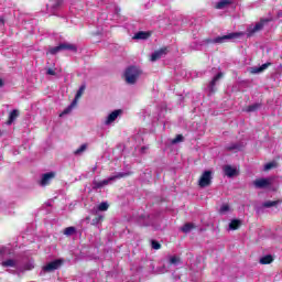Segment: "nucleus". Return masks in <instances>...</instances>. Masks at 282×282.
<instances>
[{
    "mask_svg": "<svg viewBox=\"0 0 282 282\" xmlns=\"http://www.w3.org/2000/svg\"><path fill=\"white\" fill-rule=\"evenodd\" d=\"M241 36V33H229L227 35L217 36L214 39H205L199 42L200 47H206L208 45L218 44L221 45V43H226L227 41H232V39H239Z\"/></svg>",
    "mask_w": 282,
    "mask_h": 282,
    "instance_id": "obj_1",
    "label": "nucleus"
},
{
    "mask_svg": "<svg viewBox=\"0 0 282 282\" xmlns=\"http://www.w3.org/2000/svg\"><path fill=\"white\" fill-rule=\"evenodd\" d=\"M131 175L130 172H118L116 175L110 176L104 181H93V191H98L100 188H104V186H109L111 182H116V180H121V177H129Z\"/></svg>",
    "mask_w": 282,
    "mask_h": 282,
    "instance_id": "obj_2",
    "label": "nucleus"
},
{
    "mask_svg": "<svg viewBox=\"0 0 282 282\" xmlns=\"http://www.w3.org/2000/svg\"><path fill=\"white\" fill-rule=\"evenodd\" d=\"M141 74L142 70H140V68L137 66H129L124 72V80L128 85H135Z\"/></svg>",
    "mask_w": 282,
    "mask_h": 282,
    "instance_id": "obj_3",
    "label": "nucleus"
},
{
    "mask_svg": "<svg viewBox=\"0 0 282 282\" xmlns=\"http://www.w3.org/2000/svg\"><path fill=\"white\" fill-rule=\"evenodd\" d=\"M86 85L83 84L79 89L77 90L74 100L72 101V104L63 110V112L59 115V118H63V116H67V113H72L74 107H76L78 105V99H80L83 97V94H85V89H86Z\"/></svg>",
    "mask_w": 282,
    "mask_h": 282,
    "instance_id": "obj_4",
    "label": "nucleus"
},
{
    "mask_svg": "<svg viewBox=\"0 0 282 282\" xmlns=\"http://www.w3.org/2000/svg\"><path fill=\"white\" fill-rule=\"evenodd\" d=\"M224 78V73H218L207 85L205 91L207 93V96H213L217 91V83Z\"/></svg>",
    "mask_w": 282,
    "mask_h": 282,
    "instance_id": "obj_5",
    "label": "nucleus"
},
{
    "mask_svg": "<svg viewBox=\"0 0 282 282\" xmlns=\"http://www.w3.org/2000/svg\"><path fill=\"white\" fill-rule=\"evenodd\" d=\"M213 184V171L207 170L203 172L200 178L198 180V186L200 188H206L207 186H210Z\"/></svg>",
    "mask_w": 282,
    "mask_h": 282,
    "instance_id": "obj_6",
    "label": "nucleus"
},
{
    "mask_svg": "<svg viewBox=\"0 0 282 282\" xmlns=\"http://www.w3.org/2000/svg\"><path fill=\"white\" fill-rule=\"evenodd\" d=\"M253 186L257 188H270L272 186V180L271 178H258L253 181Z\"/></svg>",
    "mask_w": 282,
    "mask_h": 282,
    "instance_id": "obj_7",
    "label": "nucleus"
},
{
    "mask_svg": "<svg viewBox=\"0 0 282 282\" xmlns=\"http://www.w3.org/2000/svg\"><path fill=\"white\" fill-rule=\"evenodd\" d=\"M61 265H63V261L54 260L43 267V272H54V270H58Z\"/></svg>",
    "mask_w": 282,
    "mask_h": 282,
    "instance_id": "obj_8",
    "label": "nucleus"
},
{
    "mask_svg": "<svg viewBox=\"0 0 282 282\" xmlns=\"http://www.w3.org/2000/svg\"><path fill=\"white\" fill-rule=\"evenodd\" d=\"M137 224H139V226H153V218L151 215H140L137 218Z\"/></svg>",
    "mask_w": 282,
    "mask_h": 282,
    "instance_id": "obj_9",
    "label": "nucleus"
},
{
    "mask_svg": "<svg viewBox=\"0 0 282 282\" xmlns=\"http://www.w3.org/2000/svg\"><path fill=\"white\" fill-rule=\"evenodd\" d=\"M54 177H56V172H48V173L42 174L40 185L47 186V184H50V182H52V180H54Z\"/></svg>",
    "mask_w": 282,
    "mask_h": 282,
    "instance_id": "obj_10",
    "label": "nucleus"
},
{
    "mask_svg": "<svg viewBox=\"0 0 282 282\" xmlns=\"http://www.w3.org/2000/svg\"><path fill=\"white\" fill-rule=\"evenodd\" d=\"M166 53H167L166 47L160 48L154 53H152L150 61L152 63H155V61H160V58H162L163 56H166Z\"/></svg>",
    "mask_w": 282,
    "mask_h": 282,
    "instance_id": "obj_11",
    "label": "nucleus"
},
{
    "mask_svg": "<svg viewBox=\"0 0 282 282\" xmlns=\"http://www.w3.org/2000/svg\"><path fill=\"white\" fill-rule=\"evenodd\" d=\"M91 215H95V218L91 220V226H99V224H102L105 216L98 214V209H91Z\"/></svg>",
    "mask_w": 282,
    "mask_h": 282,
    "instance_id": "obj_12",
    "label": "nucleus"
},
{
    "mask_svg": "<svg viewBox=\"0 0 282 282\" xmlns=\"http://www.w3.org/2000/svg\"><path fill=\"white\" fill-rule=\"evenodd\" d=\"M223 171L227 177H235V176L239 175V172L231 165H225L223 167Z\"/></svg>",
    "mask_w": 282,
    "mask_h": 282,
    "instance_id": "obj_13",
    "label": "nucleus"
},
{
    "mask_svg": "<svg viewBox=\"0 0 282 282\" xmlns=\"http://www.w3.org/2000/svg\"><path fill=\"white\" fill-rule=\"evenodd\" d=\"M120 113H122V110H113L110 115H108L105 124H111V122H116Z\"/></svg>",
    "mask_w": 282,
    "mask_h": 282,
    "instance_id": "obj_14",
    "label": "nucleus"
},
{
    "mask_svg": "<svg viewBox=\"0 0 282 282\" xmlns=\"http://www.w3.org/2000/svg\"><path fill=\"white\" fill-rule=\"evenodd\" d=\"M62 47V52L63 51H67V52H78V47L76 46V44H70V43H61L59 44Z\"/></svg>",
    "mask_w": 282,
    "mask_h": 282,
    "instance_id": "obj_15",
    "label": "nucleus"
},
{
    "mask_svg": "<svg viewBox=\"0 0 282 282\" xmlns=\"http://www.w3.org/2000/svg\"><path fill=\"white\" fill-rule=\"evenodd\" d=\"M269 65H272V63H265V64H262L261 66L259 67H252L251 68V74H261V72H265V69H268Z\"/></svg>",
    "mask_w": 282,
    "mask_h": 282,
    "instance_id": "obj_16",
    "label": "nucleus"
},
{
    "mask_svg": "<svg viewBox=\"0 0 282 282\" xmlns=\"http://www.w3.org/2000/svg\"><path fill=\"white\" fill-rule=\"evenodd\" d=\"M272 261H274V257H272V254H267L260 258L259 263H261V265H270Z\"/></svg>",
    "mask_w": 282,
    "mask_h": 282,
    "instance_id": "obj_17",
    "label": "nucleus"
},
{
    "mask_svg": "<svg viewBox=\"0 0 282 282\" xmlns=\"http://www.w3.org/2000/svg\"><path fill=\"white\" fill-rule=\"evenodd\" d=\"M241 228V220L234 219L229 223L228 230H239Z\"/></svg>",
    "mask_w": 282,
    "mask_h": 282,
    "instance_id": "obj_18",
    "label": "nucleus"
},
{
    "mask_svg": "<svg viewBox=\"0 0 282 282\" xmlns=\"http://www.w3.org/2000/svg\"><path fill=\"white\" fill-rule=\"evenodd\" d=\"M241 149H243V143L241 142L231 143L227 147V151H241Z\"/></svg>",
    "mask_w": 282,
    "mask_h": 282,
    "instance_id": "obj_19",
    "label": "nucleus"
},
{
    "mask_svg": "<svg viewBox=\"0 0 282 282\" xmlns=\"http://www.w3.org/2000/svg\"><path fill=\"white\" fill-rule=\"evenodd\" d=\"M281 204V200H267L262 204L263 208H276Z\"/></svg>",
    "mask_w": 282,
    "mask_h": 282,
    "instance_id": "obj_20",
    "label": "nucleus"
},
{
    "mask_svg": "<svg viewBox=\"0 0 282 282\" xmlns=\"http://www.w3.org/2000/svg\"><path fill=\"white\" fill-rule=\"evenodd\" d=\"M19 118V110L14 109L10 112L9 115V120L7 121V124H12V122H14V120H17Z\"/></svg>",
    "mask_w": 282,
    "mask_h": 282,
    "instance_id": "obj_21",
    "label": "nucleus"
},
{
    "mask_svg": "<svg viewBox=\"0 0 282 282\" xmlns=\"http://www.w3.org/2000/svg\"><path fill=\"white\" fill-rule=\"evenodd\" d=\"M149 36H151V34H149L148 32L141 31V32L135 33L133 39L144 41V40L149 39Z\"/></svg>",
    "mask_w": 282,
    "mask_h": 282,
    "instance_id": "obj_22",
    "label": "nucleus"
},
{
    "mask_svg": "<svg viewBox=\"0 0 282 282\" xmlns=\"http://www.w3.org/2000/svg\"><path fill=\"white\" fill-rule=\"evenodd\" d=\"M265 23H268V20H265ZM264 21L258 22L250 31V34H254V32H259L263 30Z\"/></svg>",
    "mask_w": 282,
    "mask_h": 282,
    "instance_id": "obj_23",
    "label": "nucleus"
},
{
    "mask_svg": "<svg viewBox=\"0 0 282 282\" xmlns=\"http://www.w3.org/2000/svg\"><path fill=\"white\" fill-rule=\"evenodd\" d=\"M230 3H232L229 0H220L219 2H217L216 8L217 10H224V8H228V6H230Z\"/></svg>",
    "mask_w": 282,
    "mask_h": 282,
    "instance_id": "obj_24",
    "label": "nucleus"
},
{
    "mask_svg": "<svg viewBox=\"0 0 282 282\" xmlns=\"http://www.w3.org/2000/svg\"><path fill=\"white\" fill-rule=\"evenodd\" d=\"M259 109H261V104H252V105L247 107L246 111L248 113H252L254 111H259Z\"/></svg>",
    "mask_w": 282,
    "mask_h": 282,
    "instance_id": "obj_25",
    "label": "nucleus"
},
{
    "mask_svg": "<svg viewBox=\"0 0 282 282\" xmlns=\"http://www.w3.org/2000/svg\"><path fill=\"white\" fill-rule=\"evenodd\" d=\"M63 6V0H56L52 6H51V12L54 14L56 10H58Z\"/></svg>",
    "mask_w": 282,
    "mask_h": 282,
    "instance_id": "obj_26",
    "label": "nucleus"
},
{
    "mask_svg": "<svg viewBox=\"0 0 282 282\" xmlns=\"http://www.w3.org/2000/svg\"><path fill=\"white\" fill-rule=\"evenodd\" d=\"M2 267L3 268H15L17 267V262L12 259L6 260L2 262Z\"/></svg>",
    "mask_w": 282,
    "mask_h": 282,
    "instance_id": "obj_27",
    "label": "nucleus"
},
{
    "mask_svg": "<svg viewBox=\"0 0 282 282\" xmlns=\"http://www.w3.org/2000/svg\"><path fill=\"white\" fill-rule=\"evenodd\" d=\"M193 228H195V225L187 223L181 228V230L182 232L188 234L191 230H193Z\"/></svg>",
    "mask_w": 282,
    "mask_h": 282,
    "instance_id": "obj_28",
    "label": "nucleus"
},
{
    "mask_svg": "<svg viewBox=\"0 0 282 282\" xmlns=\"http://www.w3.org/2000/svg\"><path fill=\"white\" fill-rule=\"evenodd\" d=\"M87 151V143L82 144L75 152L74 155H83Z\"/></svg>",
    "mask_w": 282,
    "mask_h": 282,
    "instance_id": "obj_29",
    "label": "nucleus"
},
{
    "mask_svg": "<svg viewBox=\"0 0 282 282\" xmlns=\"http://www.w3.org/2000/svg\"><path fill=\"white\" fill-rule=\"evenodd\" d=\"M182 263V260L177 256H172L170 258V265H180Z\"/></svg>",
    "mask_w": 282,
    "mask_h": 282,
    "instance_id": "obj_30",
    "label": "nucleus"
},
{
    "mask_svg": "<svg viewBox=\"0 0 282 282\" xmlns=\"http://www.w3.org/2000/svg\"><path fill=\"white\" fill-rule=\"evenodd\" d=\"M95 210H97V213H98V210H100V212L109 210V203H107V202L100 203L98 205L97 209H95Z\"/></svg>",
    "mask_w": 282,
    "mask_h": 282,
    "instance_id": "obj_31",
    "label": "nucleus"
},
{
    "mask_svg": "<svg viewBox=\"0 0 282 282\" xmlns=\"http://www.w3.org/2000/svg\"><path fill=\"white\" fill-rule=\"evenodd\" d=\"M64 235H66V237H72V235H76V227H67L64 230Z\"/></svg>",
    "mask_w": 282,
    "mask_h": 282,
    "instance_id": "obj_32",
    "label": "nucleus"
},
{
    "mask_svg": "<svg viewBox=\"0 0 282 282\" xmlns=\"http://www.w3.org/2000/svg\"><path fill=\"white\" fill-rule=\"evenodd\" d=\"M50 54H52L53 56L58 54V52H63V48L61 46V44L58 46H54V47H51L48 50Z\"/></svg>",
    "mask_w": 282,
    "mask_h": 282,
    "instance_id": "obj_33",
    "label": "nucleus"
},
{
    "mask_svg": "<svg viewBox=\"0 0 282 282\" xmlns=\"http://www.w3.org/2000/svg\"><path fill=\"white\" fill-rule=\"evenodd\" d=\"M178 142H184V135L177 134L176 138L172 140V144H178Z\"/></svg>",
    "mask_w": 282,
    "mask_h": 282,
    "instance_id": "obj_34",
    "label": "nucleus"
},
{
    "mask_svg": "<svg viewBox=\"0 0 282 282\" xmlns=\"http://www.w3.org/2000/svg\"><path fill=\"white\" fill-rule=\"evenodd\" d=\"M151 246L153 250H160L162 248V245L158 240H151Z\"/></svg>",
    "mask_w": 282,
    "mask_h": 282,
    "instance_id": "obj_35",
    "label": "nucleus"
},
{
    "mask_svg": "<svg viewBox=\"0 0 282 282\" xmlns=\"http://www.w3.org/2000/svg\"><path fill=\"white\" fill-rule=\"evenodd\" d=\"M228 210H230V206H228V204H225V205H223V206L220 207L219 214H220V215H224V214L228 213Z\"/></svg>",
    "mask_w": 282,
    "mask_h": 282,
    "instance_id": "obj_36",
    "label": "nucleus"
},
{
    "mask_svg": "<svg viewBox=\"0 0 282 282\" xmlns=\"http://www.w3.org/2000/svg\"><path fill=\"white\" fill-rule=\"evenodd\" d=\"M274 166H276V163H274V162L267 163L264 165V171H271V169H274Z\"/></svg>",
    "mask_w": 282,
    "mask_h": 282,
    "instance_id": "obj_37",
    "label": "nucleus"
},
{
    "mask_svg": "<svg viewBox=\"0 0 282 282\" xmlns=\"http://www.w3.org/2000/svg\"><path fill=\"white\" fill-rule=\"evenodd\" d=\"M46 74H47L48 76H56V72H55L54 69H52V68H48V69L46 70Z\"/></svg>",
    "mask_w": 282,
    "mask_h": 282,
    "instance_id": "obj_38",
    "label": "nucleus"
},
{
    "mask_svg": "<svg viewBox=\"0 0 282 282\" xmlns=\"http://www.w3.org/2000/svg\"><path fill=\"white\" fill-rule=\"evenodd\" d=\"M147 149H149L148 147H142L141 148V153H147Z\"/></svg>",
    "mask_w": 282,
    "mask_h": 282,
    "instance_id": "obj_39",
    "label": "nucleus"
},
{
    "mask_svg": "<svg viewBox=\"0 0 282 282\" xmlns=\"http://www.w3.org/2000/svg\"><path fill=\"white\" fill-rule=\"evenodd\" d=\"M192 281H193V282L199 281V276H192Z\"/></svg>",
    "mask_w": 282,
    "mask_h": 282,
    "instance_id": "obj_40",
    "label": "nucleus"
},
{
    "mask_svg": "<svg viewBox=\"0 0 282 282\" xmlns=\"http://www.w3.org/2000/svg\"><path fill=\"white\" fill-rule=\"evenodd\" d=\"M6 24V20L3 18H0V25H4Z\"/></svg>",
    "mask_w": 282,
    "mask_h": 282,
    "instance_id": "obj_41",
    "label": "nucleus"
},
{
    "mask_svg": "<svg viewBox=\"0 0 282 282\" xmlns=\"http://www.w3.org/2000/svg\"><path fill=\"white\" fill-rule=\"evenodd\" d=\"M164 272H169V270H166V267H163V268L161 269V273L164 274Z\"/></svg>",
    "mask_w": 282,
    "mask_h": 282,
    "instance_id": "obj_42",
    "label": "nucleus"
},
{
    "mask_svg": "<svg viewBox=\"0 0 282 282\" xmlns=\"http://www.w3.org/2000/svg\"><path fill=\"white\" fill-rule=\"evenodd\" d=\"M44 206H52V203H51V202H46V203L44 204Z\"/></svg>",
    "mask_w": 282,
    "mask_h": 282,
    "instance_id": "obj_43",
    "label": "nucleus"
},
{
    "mask_svg": "<svg viewBox=\"0 0 282 282\" xmlns=\"http://www.w3.org/2000/svg\"><path fill=\"white\" fill-rule=\"evenodd\" d=\"M0 87H3V79L0 78Z\"/></svg>",
    "mask_w": 282,
    "mask_h": 282,
    "instance_id": "obj_44",
    "label": "nucleus"
},
{
    "mask_svg": "<svg viewBox=\"0 0 282 282\" xmlns=\"http://www.w3.org/2000/svg\"><path fill=\"white\" fill-rule=\"evenodd\" d=\"M90 219H91V218H90L89 216H88V217H86V221H87V223H89V221H90Z\"/></svg>",
    "mask_w": 282,
    "mask_h": 282,
    "instance_id": "obj_45",
    "label": "nucleus"
}]
</instances>
